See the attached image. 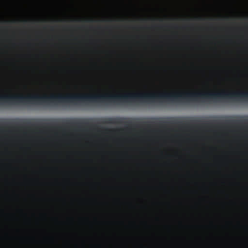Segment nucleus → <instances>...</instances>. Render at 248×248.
<instances>
[{"instance_id":"nucleus-1","label":"nucleus","mask_w":248,"mask_h":248,"mask_svg":"<svg viewBox=\"0 0 248 248\" xmlns=\"http://www.w3.org/2000/svg\"><path fill=\"white\" fill-rule=\"evenodd\" d=\"M88 124L89 123L87 122H69L66 124V125L68 127H77L78 128L87 126Z\"/></svg>"},{"instance_id":"nucleus-2","label":"nucleus","mask_w":248,"mask_h":248,"mask_svg":"<svg viewBox=\"0 0 248 248\" xmlns=\"http://www.w3.org/2000/svg\"><path fill=\"white\" fill-rule=\"evenodd\" d=\"M124 118H108L107 123L108 124H123L124 122L122 121Z\"/></svg>"},{"instance_id":"nucleus-4","label":"nucleus","mask_w":248,"mask_h":248,"mask_svg":"<svg viewBox=\"0 0 248 248\" xmlns=\"http://www.w3.org/2000/svg\"><path fill=\"white\" fill-rule=\"evenodd\" d=\"M166 122H163V124H166Z\"/></svg>"},{"instance_id":"nucleus-3","label":"nucleus","mask_w":248,"mask_h":248,"mask_svg":"<svg viewBox=\"0 0 248 248\" xmlns=\"http://www.w3.org/2000/svg\"><path fill=\"white\" fill-rule=\"evenodd\" d=\"M124 124H126L128 127L131 126V125H132L131 122H124Z\"/></svg>"}]
</instances>
